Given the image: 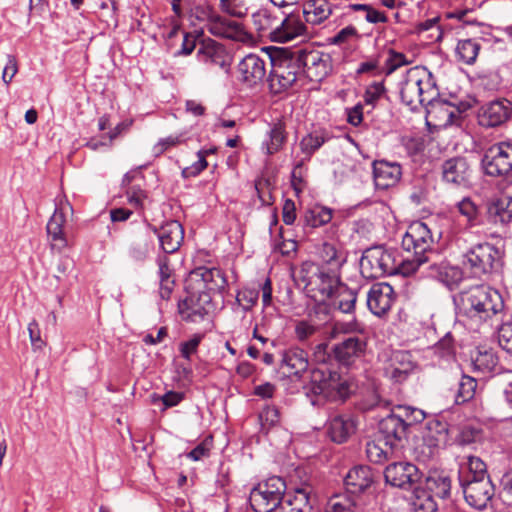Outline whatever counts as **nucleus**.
I'll return each instance as SVG.
<instances>
[{
	"instance_id": "obj_10",
	"label": "nucleus",
	"mask_w": 512,
	"mask_h": 512,
	"mask_svg": "<svg viewBox=\"0 0 512 512\" xmlns=\"http://www.w3.org/2000/svg\"><path fill=\"white\" fill-rule=\"evenodd\" d=\"M302 74L310 81L321 82L333 69L332 57L329 53L306 46L296 49Z\"/></svg>"
},
{
	"instance_id": "obj_54",
	"label": "nucleus",
	"mask_w": 512,
	"mask_h": 512,
	"mask_svg": "<svg viewBox=\"0 0 512 512\" xmlns=\"http://www.w3.org/2000/svg\"><path fill=\"white\" fill-rule=\"evenodd\" d=\"M459 213L467 219L471 226L480 224V215L477 205L470 198H463L458 204Z\"/></svg>"
},
{
	"instance_id": "obj_27",
	"label": "nucleus",
	"mask_w": 512,
	"mask_h": 512,
	"mask_svg": "<svg viewBox=\"0 0 512 512\" xmlns=\"http://www.w3.org/2000/svg\"><path fill=\"white\" fill-rule=\"evenodd\" d=\"M402 176V168L397 162L376 160L373 162V178L378 189H388L395 186Z\"/></svg>"
},
{
	"instance_id": "obj_17",
	"label": "nucleus",
	"mask_w": 512,
	"mask_h": 512,
	"mask_svg": "<svg viewBox=\"0 0 512 512\" xmlns=\"http://www.w3.org/2000/svg\"><path fill=\"white\" fill-rule=\"evenodd\" d=\"M384 478L393 487L414 490L422 478V473L410 462H394L385 468Z\"/></svg>"
},
{
	"instance_id": "obj_5",
	"label": "nucleus",
	"mask_w": 512,
	"mask_h": 512,
	"mask_svg": "<svg viewBox=\"0 0 512 512\" xmlns=\"http://www.w3.org/2000/svg\"><path fill=\"white\" fill-rule=\"evenodd\" d=\"M463 257L464 267L476 278L491 275L502 266L500 250L488 242L473 245L465 252Z\"/></svg>"
},
{
	"instance_id": "obj_36",
	"label": "nucleus",
	"mask_w": 512,
	"mask_h": 512,
	"mask_svg": "<svg viewBox=\"0 0 512 512\" xmlns=\"http://www.w3.org/2000/svg\"><path fill=\"white\" fill-rule=\"evenodd\" d=\"M159 275V295L163 300H169L175 287L173 270L170 268V260L166 255L157 257Z\"/></svg>"
},
{
	"instance_id": "obj_8",
	"label": "nucleus",
	"mask_w": 512,
	"mask_h": 512,
	"mask_svg": "<svg viewBox=\"0 0 512 512\" xmlns=\"http://www.w3.org/2000/svg\"><path fill=\"white\" fill-rule=\"evenodd\" d=\"M360 265L363 270L370 269L369 277L376 278L397 272L403 275L402 259H398L397 252L381 246L367 249L363 253Z\"/></svg>"
},
{
	"instance_id": "obj_31",
	"label": "nucleus",
	"mask_w": 512,
	"mask_h": 512,
	"mask_svg": "<svg viewBox=\"0 0 512 512\" xmlns=\"http://www.w3.org/2000/svg\"><path fill=\"white\" fill-rule=\"evenodd\" d=\"M356 431V422L350 415H335L327 423V434L338 444L346 442Z\"/></svg>"
},
{
	"instance_id": "obj_28",
	"label": "nucleus",
	"mask_w": 512,
	"mask_h": 512,
	"mask_svg": "<svg viewBox=\"0 0 512 512\" xmlns=\"http://www.w3.org/2000/svg\"><path fill=\"white\" fill-rule=\"evenodd\" d=\"M66 207L72 210V207L69 203L56 208L46 226L47 234L51 242V247L52 249H56L58 251H62L68 245V241L63 230L64 224L66 222Z\"/></svg>"
},
{
	"instance_id": "obj_42",
	"label": "nucleus",
	"mask_w": 512,
	"mask_h": 512,
	"mask_svg": "<svg viewBox=\"0 0 512 512\" xmlns=\"http://www.w3.org/2000/svg\"><path fill=\"white\" fill-rule=\"evenodd\" d=\"M252 21L260 36H270L274 41L278 21L267 9H260L253 13Z\"/></svg>"
},
{
	"instance_id": "obj_55",
	"label": "nucleus",
	"mask_w": 512,
	"mask_h": 512,
	"mask_svg": "<svg viewBox=\"0 0 512 512\" xmlns=\"http://www.w3.org/2000/svg\"><path fill=\"white\" fill-rule=\"evenodd\" d=\"M429 269L431 270L430 274L434 277H437L439 280L443 282H448V277L451 276L453 280L460 279V271L458 268L451 267L445 262L436 263L433 262Z\"/></svg>"
},
{
	"instance_id": "obj_47",
	"label": "nucleus",
	"mask_w": 512,
	"mask_h": 512,
	"mask_svg": "<svg viewBox=\"0 0 512 512\" xmlns=\"http://www.w3.org/2000/svg\"><path fill=\"white\" fill-rule=\"evenodd\" d=\"M332 216V209L316 205L305 211L303 215V222L305 226L317 228L328 224L331 221Z\"/></svg>"
},
{
	"instance_id": "obj_19",
	"label": "nucleus",
	"mask_w": 512,
	"mask_h": 512,
	"mask_svg": "<svg viewBox=\"0 0 512 512\" xmlns=\"http://www.w3.org/2000/svg\"><path fill=\"white\" fill-rule=\"evenodd\" d=\"M265 76V61L256 54L246 55L237 65L236 78L248 88L261 84Z\"/></svg>"
},
{
	"instance_id": "obj_30",
	"label": "nucleus",
	"mask_w": 512,
	"mask_h": 512,
	"mask_svg": "<svg viewBox=\"0 0 512 512\" xmlns=\"http://www.w3.org/2000/svg\"><path fill=\"white\" fill-rule=\"evenodd\" d=\"M421 434L424 443L432 452V448L445 446L448 443V423L437 418L428 419L421 426Z\"/></svg>"
},
{
	"instance_id": "obj_43",
	"label": "nucleus",
	"mask_w": 512,
	"mask_h": 512,
	"mask_svg": "<svg viewBox=\"0 0 512 512\" xmlns=\"http://www.w3.org/2000/svg\"><path fill=\"white\" fill-rule=\"evenodd\" d=\"M333 305L343 313H352L357 301V291L350 289L346 284L341 283L339 288L333 293Z\"/></svg>"
},
{
	"instance_id": "obj_61",
	"label": "nucleus",
	"mask_w": 512,
	"mask_h": 512,
	"mask_svg": "<svg viewBox=\"0 0 512 512\" xmlns=\"http://www.w3.org/2000/svg\"><path fill=\"white\" fill-rule=\"evenodd\" d=\"M410 61L407 60L405 54L397 52L393 49L388 50V57L385 60V74L390 75L398 68L408 65Z\"/></svg>"
},
{
	"instance_id": "obj_22",
	"label": "nucleus",
	"mask_w": 512,
	"mask_h": 512,
	"mask_svg": "<svg viewBox=\"0 0 512 512\" xmlns=\"http://www.w3.org/2000/svg\"><path fill=\"white\" fill-rule=\"evenodd\" d=\"M395 301V292L388 283H375L367 294L368 309L376 316L385 315Z\"/></svg>"
},
{
	"instance_id": "obj_23",
	"label": "nucleus",
	"mask_w": 512,
	"mask_h": 512,
	"mask_svg": "<svg viewBox=\"0 0 512 512\" xmlns=\"http://www.w3.org/2000/svg\"><path fill=\"white\" fill-rule=\"evenodd\" d=\"M367 343L363 337L349 336L333 346L331 353L335 360L345 366L351 365L365 352Z\"/></svg>"
},
{
	"instance_id": "obj_52",
	"label": "nucleus",
	"mask_w": 512,
	"mask_h": 512,
	"mask_svg": "<svg viewBox=\"0 0 512 512\" xmlns=\"http://www.w3.org/2000/svg\"><path fill=\"white\" fill-rule=\"evenodd\" d=\"M220 10L234 18H244L248 14V7L245 0H220Z\"/></svg>"
},
{
	"instance_id": "obj_64",
	"label": "nucleus",
	"mask_w": 512,
	"mask_h": 512,
	"mask_svg": "<svg viewBox=\"0 0 512 512\" xmlns=\"http://www.w3.org/2000/svg\"><path fill=\"white\" fill-rule=\"evenodd\" d=\"M498 342L503 350L512 355V323H506L500 326Z\"/></svg>"
},
{
	"instance_id": "obj_41",
	"label": "nucleus",
	"mask_w": 512,
	"mask_h": 512,
	"mask_svg": "<svg viewBox=\"0 0 512 512\" xmlns=\"http://www.w3.org/2000/svg\"><path fill=\"white\" fill-rule=\"evenodd\" d=\"M154 247V239H152L150 232L147 230L132 242L129 248V256L137 262H144Z\"/></svg>"
},
{
	"instance_id": "obj_60",
	"label": "nucleus",
	"mask_w": 512,
	"mask_h": 512,
	"mask_svg": "<svg viewBox=\"0 0 512 512\" xmlns=\"http://www.w3.org/2000/svg\"><path fill=\"white\" fill-rule=\"evenodd\" d=\"M258 298L259 291L257 289L245 288L238 292L236 303L244 312H247L257 303Z\"/></svg>"
},
{
	"instance_id": "obj_32",
	"label": "nucleus",
	"mask_w": 512,
	"mask_h": 512,
	"mask_svg": "<svg viewBox=\"0 0 512 512\" xmlns=\"http://www.w3.org/2000/svg\"><path fill=\"white\" fill-rule=\"evenodd\" d=\"M193 275L200 278L197 280V289L222 292L226 288V278L218 268L199 267L193 271Z\"/></svg>"
},
{
	"instance_id": "obj_18",
	"label": "nucleus",
	"mask_w": 512,
	"mask_h": 512,
	"mask_svg": "<svg viewBox=\"0 0 512 512\" xmlns=\"http://www.w3.org/2000/svg\"><path fill=\"white\" fill-rule=\"evenodd\" d=\"M150 233L157 235L160 249L166 254H173L179 250L184 240V229L177 220H170L162 224L159 228L147 224Z\"/></svg>"
},
{
	"instance_id": "obj_38",
	"label": "nucleus",
	"mask_w": 512,
	"mask_h": 512,
	"mask_svg": "<svg viewBox=\"0 0 512 512\" xmlns=\"http://www.w3.org/2000/svg\"><path fill=\"white\" fill-rule=\"evenodd\" d=\"M384 442L378 434L376 439L367 442L366 456L370 462L379 464L400 455L392 447L385 445Z\"/></svg>"
},
{
	"instance_id": "obj_33",
	"label": "nucleus",
	"mask_w": 512,
	"mask_h": 512,
	"mask_svg": "<svg viewBox=\"0 0 512 512\" xmlns=\"http://www.w3.org/2000/svg\"><path fill=\"white\" fill-rule=\"evenodd\" d=\"M306 25L299 15L290 14L277 25L274 41L288 42L306 32Z\"/></svg>"
},
{
	"instance_id": "obj_39",
	"label": "nucleus",
	"mask_w": 512,
	"mask_h": 512,
	"mask_svg": "<svg viewBox=\"0 0 512 512\" xmlns=\"http://www.w3.org/2000/svg\"><path fill=\"white\" fill-rule=\"evenodd\" d=\"M481 50L479 38L461 39L455 48V57L458 62L466 65H473Z\"/></svg>"
},
{
	"instance_id": "obj_56",
	"label": "nucleus",
	"mask_w": 512,
	"mask_h": 512,
	"mask_svg": "<svg viewBox=\"0 0 512 512\" xmlns=\"http://www.w3.org/2000/svg\"><path fill=\"white\" fill-rule=\"evenodd\" d=\"M188 140L187 133L181 132L176 135H170L166 138H161L153 147L154 156L158 157L171 147L185 143Z\"/></svg>"
},
{
	"instance_id": "obj_34",
	"label": "nucleus",
	"mask_w": 512,
	"mask_h": 512,
	"mask_svg": "<svg viewBox=\"0 0 512 512\" xmlns=\"http://www.w3.org/2000/svg\"><path fill=\"white\" fill-rule=\"evenodd\" d=\"M490 478L487 473L486 464L476 456H468L466 462L460 465L458 479L460 486L466 481H478L480 479Z\"/></svg>"
},
{
	"instance_id": "obj_2",
	"label": "nucleus",
	"mask_w": 512,
	"mask_h": 512,
	"mask_svg": "<svg viewBox=\"0 0 512 512\" xmlns=\"http://www.w3.org/2000/svg\"><path fill=\"white\" fill-rule=\"evenodd\" d=\"M328 344L320 343L315 347L314 356L319 366L311 371L307 395H313V405H320L324 401L344 402L352 394V383L347 375L340 373L339 369L326 364L331 354L327 352Z\"/></svg>"
},
{
	"instance_id": "obj_14",
	"label": "nucleus",
	"mask_w": 512,
	"mask_h": 512,
	"mask_svg": "<svg viewBox=\"0 0 512 512\" xmlns=\"http://www.w3.org/2000/svg\"><path fill=\"white\" fill-rule=\"evenodd\" d=\"M212 308L211 293L197 288L178 303V311L182 319L193 323L203 321Z\"/></svg>"
},
{
	"instance_id": "obj_20",
	"label": "nucleus",
	"mask_w": 512,
	"mask_h": 512,
	"mask_svg": "<svg viewBox=\"0 0 512 512\" xmlns=\"http://www.w3.org/2000/svg\"><path fill=\"white\" fill-rule=\"evenodd\" d=\"M461 488L467 504L477 510L485 509L495 494V487L490 478L466 481Z\"/></svg>"
},
{
	"instance_id": "obj_12",
	"label": "nucleus",
	"mask_w": 512,
	"mask_h": 512,
	"mask_svg": "<svg viewBox=\"0 0 512 512\" xmlns=\"http://www.w3.org/2000/svg\"><path fill=\"white\" fill-rule=\"evenodd\" d=\"M382 371L393 383H403L416 369V362L410 352L393 350L382 355Z\"/></svg>"
},
{
	"instance_id": "obj_57",
	"label": "nucleus",
	"mask_w": 512,
	"mask_h": 512,
	"mask_svg": "<svg viewBox=\"0 0 512 512\" xmlns=\"http://www.w3.org/2000/svg\"><path fill=\"white\" fill-rule=\"evenodd\" d=\"M434 353L441 358H451L455 354V342L452 334L447 332L433 347Z\"/></svg>"
},
{
	"instance_id": "obj_11",
	"label": "nucleus",
	"mask_w": 512,
	"mask_h": 512,
	"mask_svg": "<svg viewBox=\"0 0 512 512\" xmlns=\"http://www.w3.org/2000/svg\"><path fill=\"white\" fill-rule=\"evenodd\" d=\"M481 297L478 285L471 286L453 296L456 316L459 321L472 329H478L483 325L480 312Z\"/></svg>"
},
{
	"instance_id": "obj_24",
	"label": "nucleus",
	"mask_w": 512,
	"mask_h": 512,
	"mask_svg": "<svg viewBox=\"0 0 512 512\" xmlns=\"http://www.w3.org/2000/svg\"><path fill=\"white\" fill-rule=\"evenodd\" d=\"M374 481V473L367 465L354 466L344 478L347 493L353 495L366 493L371 488Z\"/></svg>"
},
{
	"instance_id": "obj_4",
	"label": "nucleus",
	"mask_w": 512,
	"mask_h": 512,
	"mask_svg": "<svg viewBox=\"0 0 512 512\" xmlns=\"http://www.w3.org/2000/svg\"><path fill=\"white\" fill-rule=\"evenodd\" d=\"M271 65L268 82L273 94H280L290 88L302 74L296 49L279 50L271 57Z\"/></svg>"
},
{
	"instance_id": "obj_49",
	"label": "nucleus",
	"mask_w": 512,
	"mask_h": 512,
	"mask_svg": "<svg viewBox=\"0 0 512 512\" xmlns=\"http://www.w3.org/2000/svg\"><path fill=\"white\" fill-rule=\"evenodd\" d=\"M413 493V512H437L438 505L430 493L418 488L414 489Z\"/></svg>"
},
{
	"instance_id": "obj_59",
	"label": "nucleus",
	"mask_w": 512,
	"mask_h": 512,
	"mask_svg": "<svg viewBox=\"0 0 512 512\" xmlns=\"http://www.w3.org/2000/svg\"><path fill=\"white\" fill-rule=\"evenodd\" d=\"M309 10L305 9L304 13L309 15L311 12L316 17L314 22H320L327 19L331 13L332 9L330 5L327 3V0H313L308 4Z\"/></svg>"
},
{
	"instance_id": "obj_1",
	"label": "nucleus",
	"mask_w": 512,
	"mask_h": 512,
	"mask_svg": "<svg viewBox=\"0 0 512 512\" xmlns=\"http://www.w3.org/2000/svg\"><path fill=\"white\" fill-rule=\"evenodd\" d=\"M439 91L432 74L421 66L408 69L400 82V98L404 105L415 111L419 106L428 113L437 114L444 124H454L460 116V109L448 101L438 99Z\"/></svg>"
},
{
	"instance_id": "obj_50",
	"label": "nucleus",
	"mask_w": 512,
	"mask_h": 512,
	"mask_svg": "<svg viewBox=\"0 0 512 512\" xmlns=\"http://www.w3.org/2000/svg\"><path fill=\"white\" fill-rule=\"evenodd\" d=\"M397 414L404 420V424L410 433L417 425H421L426 418L423 410L410 406H399Z\"/></svg>"
},
{
	"instance_id": "obj_62",
	"label": "nucleus",
	"mask_w": 512,
	"mask_h": 512,
	"mask_svg": "<svg viewBox=\"0 0 512 512\" xmlns=\"http://www.w3.org/2000/svg\"><path fill=\"white\" fill-rule=\"evenodd\" d=\"M280 421V413L276 407L266 406L259 413V422L263 430L268 431L270 428L278 424Z\"/></svg>"
},
{
	"instance_id": "obj_53",
	"label": "nucleus",
	"mask_w": 512,
	"mask_h": 512,
	"mask_svg": "<svg viewBox=\"0 0 512 512\" xmlns=\"http://www.w3.org/2000/svg\"><path fill=\"white\" fill-rule=\"evenodd\" d=\"M493 381L495 385L502 388L504 400L512 409V370L496 373V375L493 376Z\"/></svg>"
},
{
	"instance_id": "obj_29",
	"label": "nucleus",
	"mask_w": 512,
	"mask_h": 512,
	"mask_svg": "<svg viewBox=\"0 0 512 512\" xmlns=\"http://www.w3.org/2000/svg\"><path fill=\"white\" fill-rule=\"evenodd\" d=\"M487 221L493 225L505 226L512 221V197L502 195L490 199L486 204Z\"/></svg>"
},
{
	"instance_id": "obj_46",
	"label": "nucleus",
	"mask_w": 512,
	"mask_h": 512,
	"mask_svg": "<svg viewBox=\"0 0 512 512\" xmlns=\"http://www.w3.org/2000/svg\"><path fill=\"white\" fill-rule=\"evenodd\" d=\"M319 256L328 269L339 271L346 258L342 251L338 250L335 244L324 242L319 249Z\"/></svg>"
},
{
	"instance_id": "obj_44",
	"label": "nucleus",
	"mask_w": 512,
	"mask_h": 512,
	"mask_svg": "<svg viewBox=\"0 0 512 512\" xmlns=\"http://www.w3.org/2000/svg\"><path fill=\"white\" fill-rule=\"evenodd\" d=\"M196 56L200 62L206 64H224V51L222 46L211 39L201 45V47L197 50Z\"/></svg>"
},
{
	"instance_id": "obj_48",
	"label": "nucleus",
	"mask_w": 512,
	"mask_h": 512,
	"mask_svg": "<svg viewBox=\"0 0 512 512\" xmlns=\"http://www.w3.org/2000/svg\"><path fill=\"white\" fill-rule=\"evenodd\" d=\"M477 389V381L471 376L462 375L455 393V403L460 405L472 400Z\"/></svg>"
},
{
	"instance_id": "obj_37",
	"label": "nucleus",
	"mask_w": 512,
	"mask_h": 512,
	"mask_svg": "<svg viewBox=\"0 0 512 512\" xmlns=\"http://www.w3.org/2000/svg\"><path fill=\"white\" fill-rule=\"evenodd\" d=\"M287 140L286 125L282 120L273 122L267 132V138L262 144L267 155L279 152Z\"/></svg>"
},
{
	"instance_id": "obj_6",
	"label": "nucleus",
	"mask_w": 512,
	"mask_h": 512,
	"mask_svg": "<svg viewBox=\"0 0 512 512\" xmlns=\"http://www.w3.org/2000/svg\"><path fill=\"white\" fill-rule=\"evenodd\" d=\"M285 493V481L273 476L251 490L249 503L254 512H277Z\"/></svg>"
},
{
	"instance_id": "obj_9",
	"label": "nucleus",
	"mask_w": 512,
	"mask_h": 512,
	"mask_svg": "<svg viewBox=\"0 0 512 512\" xmlns=\"http://www.w3.org/2000/svg\"><path fill=\"white\" fill-rule=\"evenodd\" d=\"M313 264L305 265L301 269V279L309 292H317L322 300L333 298V293L341 285L339 271L317 266L315 272L309 275Z\"/></svg>"
},
{
	"instance_id": "obj_40",
	"label": "nucleus",
	"mask_w": 512,
	"mask_h": 512,
	"mask_svg": "<svg viewBox=\"0 0 512 512\" xmlns=\"http://www.w3.org/2000/svg\"><path fill=\"white\" fill-rule=\"evenodd\" d=\"M471 362L475 371L483 374L497 373L498 357L492 349H477L471 357Z\"/></svg>"
},
{
	"instance_id": "obj_58",
	"label": "nucleus",
	"mask_w": 512,
	"mask_h": 512,
	"mask_svg": "<svg viewBox=\"0 0 512 512\" xmlns=\"http://www.w3.org/2000/svg\"><path fill=\"white\" fill-rule=\"evenodd\" d=\"M483 438V431L472 425H465L461 428L457 441L460 445H471L480 442Z\"/></svg>"
},
{
	"instance_id": "obj_13",
	"label": "nucleus",
	"mask_w": 512,
	"mask_h": 512,
	"mask_svg": "<svg viewBox=\"0 0 512 512\" xmlns=\"http://www.w3.org/2000/svg\"><path fill=\"white\" fill-rule=\"evenodd\" d=\"M203 13L206 16V28L213 36L240 42H244L248 38V34L240 22L221 15L210 7H207Z\"/></svg>"
},
{
	"instance_id": "obj_15",
	"label": "nucleus",
	"mask_w": 512,
	"mask_h": 512,
	"mask_svg": "<svg viewBox=\"0 0 512 512\" xmlns=\"http://www.w3.org/2000/svg\"><path fill=\"white\" fill-rule=\"evenodd\" d=\"M409 431L397 412H392L378 424V435L396 452L401 454L407 444Z\"/></svg>"
},
{
	"instance_id": "obj_63",
	"label": "nucleus",
	"mask_w": 512,
	"mask_h": 512,
	"mask_svg": "<svg viewBox=\"0 0 512 512\" xmlns=\"http://www.w3.org/2000/svg\"><path fill=\"white\" fill-rule=\"evenodd\" d=\"M317 330L318 328L316 325H313L306 320H301L296 323L294 333L296 339L299 342L304 343L309 338H311L317 332Z\"/></svg>"
},
{
	"instance_id": "obj_45",
	"label": "nucleus",
	"mask_w": 512,
	"mask_h": 512,
	"mask_svg": "<svg viewBox=\"0 0 512 512\" xmlns=\"http://www.w3.org/2000/svg\"><path fill=\"white\" fill-rule=\"evenodd\" d=\"M331 138L325 129L314 130L307 134L300 141L301 151L307 156V159L316 152L325 142Z\"/></svg>"
},
{
	"instance_id": "obj_7",
	"label": "nucleus",
	"mask_w": 512,
	"mask_h": 512,
	"mask_svg": "<svg viewBox=\"0 0 512 512\" xmlns=\"http://www.w3.org/2000/svg\"><path fill=\"white\" fill-rule=\"evenodd\" d=\"M487 176L512 182V141H501L491 145L481 160Z\"/></svg>"
},
{
	"instance_id": "obj_16",
	"label": "nucleus",
	"mask_w": 512,
	"mask_h": 512,
	"mask_svg": "<svg viewBox=\"0 0 512 512\" xmlns=\"http://www.w3.org/2000/svg\"><path fill=\"white\" fill-rule=\"evenodd\" d=\"M481 297L480 312L483 325L499 326L504 321L505 304L502 295L496 289L486 285H478Z\"/></svg>"
},
{
	"instance_id": "obj_21",
	"label": "nucleus",
	"mask_w": 512,
	"mask_h": 512,
	"mask_svg": "<svg viewBox=\"0 0 512 512\" xmlns=\"http://www.w3.org/2000/svg\"><path fill=\"white\" fill-rule=\"evenodd\" d=\"M512 117V102L502 98L491 101L481 108L479 124L483 127H498Z\"/></svg>"
},
{
	"instance_id": "obj_51",
	"label": "nucleus",
	"mask_w": 512,
	"mask_h": 512,
	"mask_svg": "<svg viewBox=\"0 0 512 512\" xmlns=\"http://www.w3.org/2000/svg\"><path fill=\"white\" fill-rule=\"evenodd\" d=\"M355 501L347 494L332 495L326 505L324 512H355Z\"/></svg>"
},
{
	"instance_id": "obj_26",
	"label": "nucleus",
	"mask_w": 512,
	"mask_h": 512,
	"mask_svg": "<svg viewBox=\"0 0 512 512\" xmlns=\"http://www.w3.org/2000/svg\"><path fill=\"white\" fill-rule=\"evenodd\" d=\"M471 172L464 157H453L442 164L443 180L456 186H467L470 183Z\"/></svg>"
},
{
	"instance_id": "obj_25",
	"label": "nucleus",
	"mask_w": 512,
	"mask_h": 512,
	"mask_svg": "<svg viewBox=\"0 0 512 512\" xmlns=\"http://www.w3.org/2000/svg\"><path fill=\"white\" fill-rule=\"evenodd\" d=\"M279 367L284 375L301 376L309 367L308 354L300 347H290L282 352Z\"/></svg>"
},
{
	"instance_id": "obj_3",
	"label": "nucleus",
	"mask_w": 512,
	"mask_h": 512,
	"mask_svg": "<svg viewBox=\"0 0 512 512\" xmlns=\"http://www.w3.org/2000/svg\"><path fill=\"white\" fill-rule=\"evenodd\" d=\"M401 245L404 251L411 253V256L402 259L404 276L415 273L420 266L432 261L435 255L432 232L422 221H414L408 226Z\"/></svg>"
},
{
	"instance_id": "obj_35",
	"label": "nucleus",
	"mask_w": 512,
	"mask_h": 512,
	"mask_svg": "<svg viewBox=\"0 0 512 512\" xmlns=\"http://www.w3.org/2000/svg\"><path fill=\"white\" fill-rule=\"evenodd\" d=\"M432 496L441 499L450 497L451 478L445 471H431L425 479V489Z\"/></svg>"
}]
</instances>
